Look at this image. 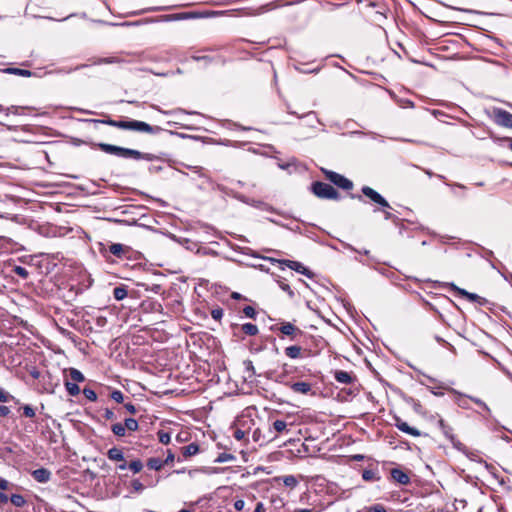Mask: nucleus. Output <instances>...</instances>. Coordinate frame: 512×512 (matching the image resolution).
<instances>
[{
	"instance_id": "obj_1",
	"label": "nucleus",
	"mask_w": 512,
	"mask_h": 512,
	"mask_svg": "<svg viewBox=\"0 0 512 512\" xmlns=\"http://www.w3.org/2000/svg\"><path fill=\"white\" fill-rule=\"evenodd\" d=\"M312 193L320 199L339 200V192L330 184L316 181L311 185Z\"/></svg>"
},
{
	"instance_id": "obj_2",
	"label": "nucleus",
	"mask_w": 512,
	"mask_h": 512,
	"mask_svg": "<svg viewBox=\"0 0 512 512\" xmlns=\"http://www.w3.org/2000/svg\"><path fill=\"white\" fill-rule=\"evenodd\" d=\"M272 263H278L280 265L281 269H284V267H289L290 269L305 275L308 278H312L314 276L313 272L310 271L307 267H305L301 262L298 261H292L287 259H275V258H266Z\"/></svg>"
},
{
	"instance_id": "obj_3",
	"label": "nucleus",
	"mask_w": 512,
	"mask_h": 512,
	"mask_svg": "<svg viewBox=\"0 0 512 512\" xmlns=\"http://www.w3.org/2000/svg\"><path fill=\"white\" fill-rule=\"evenodd\" d=\"M99 252L108 260L110 255L117 259H122L126 253V247L119 243L103 244L99 243Z\"/></svg>"
},
{
	"instance_id": "obj_4",
	"label": "nucleus",
	"mask_w": 512,
	"mask_h": 512,
	"mask_svg": "<svg viewBox=\"0 0 512 512\" xmlns=\"http://www.w3.org/2000/svg\"><path fill=\"white\" fill-rule=\"evenodd\" d=\"M322 172L324 173L325 177L337 187L343 190H351L353 188L352 181L343 175L327 169H322Z\"/></svg>"
},
{
	"instance_id": "obj_5",
	"label": "nucleus",
	"mask_w": 512,
	"mask_h": 512,
	"mask_svg": "<svg viewBox=\"0 0 512 512\" xmlns=\"http://www.w3.org/2000/svg\"><path fill=\"white\" fill-rule=\"evenodd\" d=\"M491 118L496 125L512 129V114L510 112L495 107L492 110Z\"/></svg>"
},
{
	"instance_id": "obj_6",
	"label": "nucleus",
	"mask_w": 512,
	"mask_h": 512,
	"mask_svg": "<svg viewBox=\"0 0 512 512\" xmlns=\"http://www.w3.org/2000/svg\"><path fill=\"white\" fill-rule=\"evenodd\" d=\"M445 285L449 287L450 290L456 292L457 294L466 298L470 302L477 303L480 306H484L488 303V300L486 298L481 297L478 294L468 292L467 290L456 286L454 283H445Z\"/></svg>"
},
{
	"instance_id": "obj_7",
	"label": "nucleus",
	"mask_w": 512,
	"mask_h": 512,
	"mask_svg": "<svg viewBox=\"0 0 512 512\" xmlns=\"http://www.w3.org/2000/svg\"><path fill=\"white\" fill-rule=\"evenodd\" d=\"M271 330H279L283 335L288 336L291 341H296L303 335V331L291 322H283L280 327H271Z\"/></svg>"
},
{
	"instance_id": "obj_8",
	"label": "nucleus",
	"mask_w": 512,
	"mask_h": 512,
	"mask_svg": "<svg viewBox=\"0 0 512 512\" xmlns=\"http://www.w3.org/2000/svg\"><path fill=\"white\" fill-rule=\"evenodd\" d=\"M107 457L110 461L115 463L116 468L118 469H126L127 461L124 456V452L122 449L117 447H112L107 452Z\"/></svg>"
},
{
	"instance_id": "obj_9",
	"label": "nucleus",
	"mask_w": 512,
	"mask_h": 512,
	"mask_svg": "<svg viewBox=\"0 0 512 512\" xmlns=\"http://www.w3.org/2000/svg\"><path fill=\"white\" fill-rule=\"evenodd\" d=\"M130 131L157 134L162 131V128L159 126H151L150 124L143 121L130 120Z\"/></svg>"
},
{
	"instance_id": "obj_10",
	"label": "nucleus",
	"mask_w": 512,
	"mask_h": 512,
	"mask_svg": "<svg viewBox=\"0 0 512 512\" xmlns=\"http://www.w3.org/2000/svg\"><path fill=\"white\" fill-rule=\"evenodd\" d=\"M290 372L291 367L287 364H284L280 373H276L275 371H268L266 372L265 377L269 380H273L276 383L289 386L291 382L287 381V376Z\"/></svg>"
},
{
	"instance_id": "obj_11",
	"label": "nucleus",
	"mask_w": 512,
	"mask_h": 512,
	"mask_svg": "<svg viewBox=\"0 0 512 512\" xmlns=\"http://www.w3.org/2000/svg\"><path fill=\"white\" fill-rule=\"evenodd\" d=\"M98 147L105 153L114 154L121 157H128V148L118 147L106 143H100L98 144Z\"/></svg>"
},
{
	"instance_id": "obj_12",
	"label": "nucleus",
	"mask_w": 512,
	"mask_h": 512,
	"mask_svg": "<svg viewBox=\"0 0 512 512\" xmlns=\"http://www.w3.org/2000/svg\"><path fill=\"white\" fill-rule=\"evenodd\" d=\"M390 474L392 479L401 485H408L410 483V477L402 469L393 468Z\"/></svg>"
},
{
	"instance_id": "obj_13",
	"label": "nucleus",
	"mask_w": 512,
	"mask_h": 512,
	"mask_svg": "<svg viewBox=\"0 0 512 512\" xmlns=\"http://www.w3.org/2000/svg\"><path fill=\"white\" fill-rule=\"evenodd\" d=\"M35 481L39 483H47L51 479V472L47 468L41 467L31 473Z\"/></svg>"
},
{
	"instance_id": "obj_14",
	"label": "nucleus",
	"mask_w": 512,
	"mask_h": 512,
	"mask_svg": "<svg viewBox=\"0 0 512 512\" xmlns=\"http://www.w3.org/2000/svg\"><path fill=\"white\" fill-rule=\"evenodd\" d=\"M395 426L402 432L412 435L414 437H418L421 435L420 431L415 427H411L407 422L402 421L399 417H396Z\"/></svg>"
},
{
	"instance_id": "obj_15",
	"label": "nucleus",
	"mask_w": 512,
	"mask_h": 512,
	"mask_svg": "<svg viewBox=\"0 0 512 512\" xmlns=\"http://www.w3.org/2000/svg\"><path fill=\"white\" fill-rule=\"evenodd\" d=\"M334 378L341 384H351L355 380V377L351 373L343 370H336Z\"/></svg>"
},
{
	"instance_id": "obj_16",
	"label": "nucleus",
	"mask_w": 512,
	"mask_h": 512,
	"mask_svg": "<svg viewBox=\"0 0 512 512\" xmlns=\"http://www.w3.org/2000/svg\"><path fill=\"white\" fill-rule=\"evenodd\" d=\"M361 192L364 196L369 198L373 203H375L377 205L380 202V200L383 198V196L380 193H378L377 191H375L374 189H372L369 186H363L361 188Z\"/></svg>"
},
{
	"instance_id": "obj_17",
	"label": "nucleus",
	"mask_w": 512,
	"mask_h": 512,
	"mask_svg": "<svg viewBox=\"0 0 512 512\" xmlns=\"http://www.w3.org/2000/svg\"><path fill=\"white\" fill-rule=\"evenodd\" d=\"M289 387L295 392V393H298V394H303V395H306L308 394L311 389H312V386L310 383L308 382H295V383H290Z\"/></svg>"
},
{
	"instance_id": "obj_18",
	"label": "nucleus",
	"mask_w": 512,
	"mask_h": 512,
	"mask_svg": "<svg viewBox=\"0 0 512 512\" xmlns=\"http://www.w3.org/2000/svg\"><path fill=\"white\" fill-rule=\"evenodd\" d=\"M138 332H143V334H136L130 330V341L133 345H142L148 340V332L144 330H139Z\"/></svg>"
},
{
	"instance_id": "obj_19",
	"label": "nucleus",
	"mask_w": 512,
	"mask_h": 512,
	"mask_svg": "<svg viewBox=\"0 0 512 512\" xmlns=\"http://www.w3.org/2000/svg\"><path fill=\"white\" fill-rule=\"evenodd\" d=\"M451 392L457 396L455 403L462 409H470L468 404V395L463 394L455 389H451Z\"/></svg>"
},
{
	"instance_id": "obj_20",
	"label": "nucleus",
	"mask_w": 512,
	"mask_h": 512,
	"mask_svg": "<svg viewBox=\"0 0 512 512\" xmlns=\"http://www.w3.org/2000/svg\"><path fill=\"white\" fill-rule=\"evenodd\" d=\"M284 353L291 359H298L302 356V348L298 345L288 346L284 349Z\"/></svg>"
},
{
	"instance_id": "obj_21",
	"label": "nucleus",
	"mask_w": 512,
	"mask_h": 512,
	"mask_svg": "<svg viewBox=\"0 0 512 512\" xmlns=\"http://www.w3.org/2000/svg\"><path fill=\"white\" fill-rule=\"evenodd\" d=\"M199 452V445L196 443H190L187 446L182 447V454L185 458L196 455Z\"/></svg>"
},
{
	"instance_id": "obj_22",
	"label": "nucleus",
	"mask_w": 512,
	"mask_h": 512,
	"mask_svg": "<svg viewBox=\"0 0 512 512\" xmlns=\"http://www.w3.org/2000/svg\"><path fill=\"white\" fill-rule=\"evenodd\" d=\"M244 371L247 373V376L245 377V380H251L254 376H256V371L253 365V362L251 360H244L243 361Z\"/></svg>"
},
{
	"instance_id": "obj_23",
	"label": "nucleus",
	"mask_w": 512,
	"mask_h": 512,
	"mask_svg": "<svg viewBox=\"0 0 512 512\" xmlns=\"http://www.w3.org/2000/svg\"><path fill=\"white\" fill-rule=\"evenodd\" d=\"M126 427H128V418H124L123 424L122 423H116L112 426V431L117 436H124Z\"/></svg>"
},
{
	"instance_id": "obj_24",
	"label": "nucleus",
	"mask_w": 512,
	"mask_h": 512,
	"mask_svg": "<svg viewBox=\"0 0 512 512\" xmlns=\"http://www.w3.org/2000/svg\"><path fill=\"white\" fill-rule=\"evenodd\" d=\"M448 440L451 442V444L453 445V447L455 449H457L458 451L462 452L467 457H470L469 449L462 442H460L458 439H456L455 436H452V438H450Z\"/></svg>"
},
{
	"instance_id": "obj_25",
	"label": "nucleus",
	"mask_w": 512,
	"mask_h": 512,
	"mask_svg": "<svg viewBox=\"0 0 512 512\" xmlns=\"http://www.w3.org/2000/svg\"><path fill=\"white\" fill-rule=\"evenodd\" d=\"M438 426L447 439H450L452 436H454L452 427L449 426L443 419H439Z\"/></svg>"
},
{
	"instance_id": "obj_26",
	"label": "nucleus",
	"mask_w": 512,
	"mask_h": 512,
	"mask_svg": "<svg viewBox=\"0 0 512 512\" xmlns=\"http://www.w3.org/2000/svg\"><path fill=\"white\" fill-rule=\"evenodd\" d=\"M130 158H134V159H146L148 161H153L155 160L157 157L153 154H150V153H146V154H143L141 152H139L138 150H134V149H130Z\"/></svg>"
},
{
	"instance_id": "obj_27",
	"label": "nucleus",
	"mask_w": 512,
	"mask_h": 512,
	"mask_svg": "<svg viewBox=\"0 0 512 512\" xmlns=\"http://www.w3.org/2000/svg\"><path fill=\"white\" fill-rule=\"evenodd\" d=\"M9 500L15 507L18 508L24 507L27 503L26 499L21 494H12Z\"/></svg>"
},
{
	"instance_id": "obj_28",
	"label": "nucleus",
	"mask_w": 512,
	"mask_h": 512,
	"mask_svg": "<svg viewBox=\"0 0 512 512\" xmlns=\"http://www.w3.org/2000/svg\"><path fill=\"white\" fill-rule=\"evenodd\" d=\"M242 331L249 336H255L259 333L257 325L252 323H245L241 326Z\"/></svg>"
},
{
	"instance_id": "obj_29",
	"label": "nucleus",
	"mask_w": 512,
	"mask_h": 512,
	"mask_svg": "<svg viewBox=\"0 0 512 512\" xmlns=\"http://www.w3.org/2000/svg\"><path fill=\"white\" fill-rule=\"evenodd\" d=\"M69 376H70L71 382L78 383V382H83L85 380V377L82 374V372L76 368L69 369Z\"/></svg>"
},
{
	"instance_id": "obj_30",
	"label": "nucleus",
	"mask_w": 512,
	"mask_h": 512,
	"mask_svg": "<svg viewBox=\"0 0 512 512\" xmlns=\"http://www.w3.org/2000/svg\"><path fill=\"white\" fill-rule=\"evenodd\" d=\"M94 122L105 123V124H109V125H112V126H115V127H118V128L128 129V121H124V120H120V121H116V120H94Z\"/></svg>"
},
{
	"instance_id": "obj_31",
	"label": "nucleus",
	"mask_w": 512,
	"mask_h": 512,
	"mask_svg": "<svg viewBox=\"0 0 512 512\" xmlns=\"http://www.w3.org/2000/svg\"><path fill=\"white\" fill-rule=\"evenodd\" d=\"M64 385L69 395L76 396L80 393V388L77 383L66 380Z\"/></svg>"
},
{
	"instance_id": "obj_32",
	"label": "nucleus",
	"mask_w": 512,
	"mask_h": 512,
	"mask_svg": "<svg viewBox=\"0 0 512 512\" xmlns=\"http://www.w3.org/2000/svg\"><path fill=\"white\" fill-rule=\"evenodd\" d=\"M164 466L163 461L160 458L152 457L147 461V467L153 470H160Z\"/></svg>"
},
{
	"instance_id": "obj_33",
	"label": "nucleus",
	"mask_w": 512,
	"mask_h": 512,
	"mask_svg": "<svg viewBox=\"0 0 512 512\" xmlns=\"http://www.w3.org/2000/svg\"><path fill=\"white\" fill-rule=\"evenodd\" d=\"M278 480H280V478H278ZM281 480L283 481V484L286 487H289L291 489L295 488L298 485V480L293 475L283 476V477H281Z\"/></svg>"
},
{
	"instance_id": "obj_34",
	"label": "nucleus",
	"mask_w": 512,
	"mask_h": 512,
	"mask_svg": "<svg viewBox=\"0 0 512 512\" xmlns=\"http://www.w3.org/2000/svg\"><path fill=\"white\" fill-rule=\"evenodd\" d=\"M9 401H14L16 404H19V400L16 399L13 395H11L8 391L0 388V402L6 403Z\"/></svg>"
},
{
	"instance_id": "obj_35",
	"label": "nucleus",
	"mask_w": 512,
	"mask_h": 512,
	"mask_svg": "<svg viewBox=\"0 0 512 512\" xmlns=\"http://www.w3.org/2000/svg\"><path fill=\"white\" fill-rule=\"evenodd\" d=\"M362 478L365 481H377L380 479V477L377 475V473L372 469H365L362 472Z\"/></svg>"
},
{
	"instance_id": "obj_36",
	"label": "nucleus",
	"mask_w": 512,
	"mask_h": 512,
	"mask_svg": "<svg viewBox=\"0 0 512 512\" xmlns=\"http://www.w3.org/2000/svg\"><path fill=\"white\" fill-rule=\"evenodd\" d=\"M7 73L23 76V77H30L32 75V72L30 70L21 69V68H7Z\"/></svg>"
},
{
	"instance_id": "obj_37",
	"label": "nucleus",
	"mask_w": 512,
	"mask_h": 512,
	"mask_svg": "<svg viewBox=\"0 0 512 512\" xmlns=\"http://www.w3.org/2000/svg\"><path fill=\"white\" fill-rule=\"evenodd\" d=\"M235 459H236V457L233 454L223 452L217 456V458L214 460V462L215 463H225V462L234 461Z\"/></svg>"
},
{
	"instance_id": "obj_38",
	"label": "nucleus",
	"mask_w": 512,
	"mask_h": 512,
	"mask_svg": "<svg viewBox=\"0 0 512 512\" xmlns=\"http://www.w3.org/2000/svg\"><path fill=\"white\" fill-rule=\"evenodd\" d=\"M115 299L122 300L128 295V291L124 286L116 287L113 290Z\"/></svg>"
},
{
	"instance_id": "obj_39",
	"label": "nucleus",
	"mask_w": 512,
	"mask_h": 512,
	"mask_svg": "<svg viewBox=\"0 0 512 512\" xmlns=\"http://www.w3.org/2000/svg\"><path fill=\"white\" fill-rule=\"evenodd\" d=\"M157 434H158V440L160 443H162L164 445H167L170 443V440H171L170 432L165 431V430H159Z\"/></svg>"
},
{
	"instance_id": "obj_40",
	"label": "nucleus",
	"mask_w": 512,
	"mask_h": 512,
	"mask_svg": "<svg viewBox=\"0 0 512 512\" xmlns=\"http://www.w3.org/2000/svg\"><path fill=\"white\" fill-rule=\"evenodd\" d=\"M469 400L480 406L487 414L491 413L490 408L488 405L482 401L480 398L474 397V396H467Z\"/></svg>"
},
{
	"instance_id": "obj_41",
	"label": "nucleus",
	"mask_w": 512,
	"mask_h": 512,
	"mask_svg": "<svg viewBox=\"0 0 512 512\" xmlns=\"http://www.w3.org/2000/svg\"><path fill=\"white\" fill-rule=\"evenodd\" d=\"M12 271L14 272V274L21 277L22 279H27L29 276L28 270L23 266H14Z\"/></svg>"
},
{
	"instance_id": "obj_42",
	"label": "nucleus",
	"mask_w": 512,
	"mask_h": 512,
	"mask_svg": "<svg viewBox=\"0 0 512 512\" xmlns=\"http://www.w3.org/2000/svg\"><path fill=\"white\" fill-rule=\"evenodd\" d=\"M273 428L276 432L282 433L287 428V423L284 420H276L273 422Z\"/></svg>"
},
{
	"instance_id": "obj_43",
	"label": "nucleus",
	"mask_w": 512,
	"mask_h": 512,
	"mask_svg": "<svg viewBox=\"0 0 512 512\" xmlns=\"http://www.w3.org/2000/svg\"><path fill=\"white\" fill-rule=\"evenodd\" d=\"M276 281H277V283L279 284V287H280L283 291H285L291 299H292V298H294L295 293H294V291L291 289V287H290L288 284H286L285 282H283V281H281V280H279V279H278V280H276Z\"/></svg>"
},
{
	"instance_id": "obj_44",
	"label": "nucleus",
	"mask_w": 512,
	"mask_h": 512,
	"mask_svg": "<svg viewBox=\"0 0 512 512\" xmlns=\"http://www.w3.org/2000/svg\"><path fill=\"white\" fill-rule=\"evenodd\" d=\"M23 415L27 418H34L36 415L35 409L30 405H24L22 407Z\"/></svg>"
},
{
	"instance_id": "obj_45",
	"label": "nucleus",
	"mask_w": 512,
	"mask_h": 512,
	"mask_svg": "<svg viewBox=\"0 0 512 512\" xmlns=\"http://www.w3.org/2000/svg\"><path fill=\"white\" fill-rule=\"evenodd\" d=\"M132 214H134V212L132 210H130V222H129V225L135 227V229L132 231V234L134 236H136V235L139 234V230H140L141 226L137 224V219L135 217H131Z\"/></svg>"
},
{
	"instance_id": "obj_46",
	"label": "nucleus",
	"mask_w": 512,
	"mask_h": 512,
	"mask_svg": "<svg viewBox=\"0 0 512 512\" xmlns=\"http://www.w3.org/2000/svg\"><path fill=\"white\" fill-rule=\"evenodd\" d=\"M84 396L90 400V401H96L97 400V394L96 392L91 388H84L83 389Z\"/></svg>"
},
{
	"instance_id": "obj_47",
	"label": "nucleus",
	"mask_w": 512,
	"mask_h": 512,
	"mask_svg": "<svg viewBox=\"0 0 512 512\" xmlns=\"http://www.w3.org/2000/svg\"><path fill=\"white\" fill-rule=\"evenodd\" d=\"M143 464L140 460H132L130 461V470H132L134 473H138L142 470Z\"/></svg>"
},
{
	"instance_id": "obj_48",
	"label": "nucleus",
	"mask_w": 512,
	"mask_h": 512,
	"mask_svg": "<svg viewBox=\"0 0 512 512\" xmlns=\"http://www.w3.org/2000/svg\"><path fill=\"white\" fill-rule=\"evenodd\" d=\"M131 486L133 491L140 493L144 490L145 484H143L140 480L135 479L131 482Z\"/></svg>"
},
{
	"instance_id": "obj_49",
	"label": "nucleus",
	"mask_w": 512,
	"mask_h": 512,
	"mask_svg": "<svg viewBox=\"0 0 512 512\" xmlns=\"http://www.w3.org/2000/svg\"><path fill=\"white\" fill-rule=\"evenodd\" d=\"M243 313L245 314L246 317L251 319H255L257 315L256 310L252 306H245L243 308Z\"/></svg>"
},
{
	"instance_id": "obj_50",
	"label": "nucleus",
	"mask_w": 512,
	"mask_h": 512,
	"mask_svg": "<svg viewBox=\"0 0 512 512\" xmlns=\"http://www.w3.org/2000/svg\"><path fill=\"white\" fill-rule=\"evenodd\" d=\"M110 397L115 400L117 403H122L123 400H124V396H123V393L119 390H114Z\"/></svg>"
},
{
	"instance_id": "obj_51",
	"label": "nucleus",
	"mask_w": 512,
	"mask_h": 512,
	"mask_svg": "<svg viewBox=\"0 0 512 512\" xmlns=\"http://www.w3.org/2000/svg\"><path fill=\"white\" fill-rule=\"evenodd\" d=\"M366 512H387L386 508L381 504H376L368 507Z\"/></svg>"
},
{
	"instance_id": "obj_52",
	"label": "nucleus",
	"mask_w": 512,
	"mask_h": 512,
	"mask_svg": "<svg viewBox=\"0 0 512 512\" xmlns=\"http://www.w3.org/2000/svg\"><path fill=\"white\" fill-rule=\"evenodd\" d=\"M211 316L214 320L219 321L223 317V309L222 308H215L211 311Z\"/></svg>"
},
{
	"instance_id": "obj_53",
	"label": "nucleus",
	"mask_w": 512,
	"mask_h": 512,
	"mask_svg": "<svg viewBox=\"0 0 512 512\" xmlns=\"http://www.w3.org/2000/svg\"><path fill=\"white\" fill-rule=\"evenodd\" d=\"M344 247L351 250V251H355L359 254H364V255H369L370 251L367 250V249H364V250H357L356 248H354L352 245L348 244V243H344Z\"/></svg>"
},
{
	"instance_id": "obj_54",
	"label": "nucleus",
	"mask_w": 512,
	"mask_h": 512,
	"mask_svg": "<svg viewBox=\"0 0 512 512\" xmlns=\"http://www.w3.org/2000/svg\"><path fill=\"white\" fill-rule=\"evenodd\" d=\"M434 339H435L438 343L443 344L445 347H447V348H449V349H451V350H453V349H454V347H453L449 342L445 341L442 337H440V336H438V335H435V336H434Z\"/></svg>"
},
{
	"instance_id": "obj_55",
	"label": "nucleus",
	"mask_w": 512,
	"mask_h": 512,
	"mask_svg": "<svg viewBox=\"0 0 512 512\" xmlns=\"http://www.w3.org/2000/svg\"><path fill=\"white\" fill-rule=\"evenodd\" d=\"M175 459L174 453L171 450H167V457L165 460H163L164 465H168L170 463H173Z\"/></svg>"
},
{
	"instance_id": "obj_56",
	"label": "nucleus",
	"mask_w": 512,
	"mask_h": 512,
	"mask_svg": "<svg viewBox=\"0 0 512 512\" xmlns=\"http://www.w3.org/2000/svg\"><path fill=\"white\" fill-rule=\"evenodd\" d=\"M244 506H245V502H244V500H242V499H238V500H236V501L234 502V508H235V510H237V511H241V510H243Z\"/></svg>"
},
{
	"instance_id": "obj_57",
	"label": "nucleus",
	"mask_w": 512,
	"mask_h": 512,
	"mask_svg": "<svg viewBox=\"0 0 512 512\" xmlns=\"http://www.w3.org/2000/svg\"><path fill=\"white\" fill-rule=\"evenodd\" d=\"M9 485L10 483L6 479L0 477V490L2 492L7 490L9 488Z\"/></svg>"
},
{
	"instance_id": "obj_58",
	"label": "nucleus",
	"mask_w": 512,
	"mask_h": 512,
	"mask_svg": "<svg viewBox=\"0 0 512 512\" xmlns=\"http://www.w3.org/2000/svg\"><path fill=\"white\" fill-rule=\"evenodd\" d=\"M10 413L9 407L5 405H0V417H6Z\"/></svg>"
},
{
	"instance_id": "obj_59",
	"label": "nucleus",
	"mask_w": 512,
	"mask_h": 512,
	"mask_svg": "<svg viewBox=\"0 0 512 512\" xmlns=\"http://www.w3.org/2000/svg\"><path fill=\"white\" fill-rule=\"evenodd\" d=\"M378 205L382 207L383 210L391 209L389 202L384 197L380 200Z\"/></svg>"
},
{
	"instance_id": "obj_60",
	"label": "nucleus",
	"mask_w": 512,
	"mask_h": 512,
	"mask_svg": "<svg viewBox=\"0 0 512 512\" xmlns=\"http://www.w3.org/2000/svg\"><path fill=\"white\" fill-rule=\"evenodd\" d=\"M192 58L196 61H204L206 63H210L212 61V58L209 56H193Z\"/></svg>"
},
{
	"instance_id": "obj_61",
	"label": "nucleus",
	"mask_w": 512,
	"mask_h": 512,
	"mask_svg": "<svg viewBox=\"0 0 512 512\" xmlns=\"http://www.w3.org/2000/svg\"><path fill=\"white\" fill-rule=\"evenodd\" d=\"M9 497L2 491H0V506L7 504Z\"/></svg>"
},
{
	"instance_id": "obj_62",
	"label": "nucleus",
	"mask_w": 512,
	"mask_h": 512,
	"mask_svg": "<svg viewBox=\"0 0 512 512\" xmlns=\"http://www.w3.org/2000/svg\"><path fill=\"white\" fill-rule=\"evenodd\" d=\"M104 417L107 420H114L116 419L115 414L112 410L106 409Z\"/></svg>"
},
{
	"instance_id": "obj_63",
	"label": "nucleus",
	"mask_w": 512,
	"mask_h": 512,
	"mask_svg": "<svg viewBox=\"0 0 512 512\" xmlns=\"http://www.w3.org/2000/svg\"><path fill=\"white\" fill-rule=\"evenodd\" d=\"M148 169L151 173H158L163 169V167L161 165H150Z\"/></svg>"
},
{
	"instance_id": "obj_64",
	"label": "nucleus",
	"mask_w": 512,
	"mask_h": 512,
	"mask_svg": "<svg viewBox=\"0 0 512 512\" xmlns=\"http://www.w3.org/2000/svg\"><path fill=\"white\" fill-rule=\"evenodd\" d=\"M254 512H265L264 504L262 502H258L256 504Z\"/></svg>"
}]
</instances>
